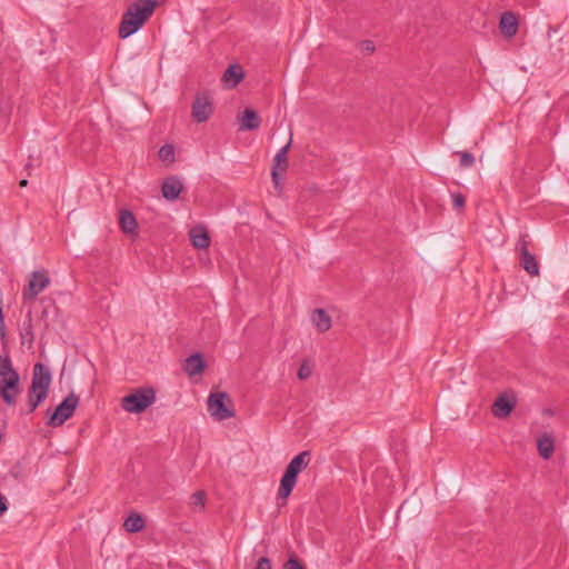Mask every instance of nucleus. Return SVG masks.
Here are the masks:
<instances>
[{
  "label": "nucleus",
  "mask_w": 569,
  "mask_h": 569,
  "mask_svg": "<svg viewBox=\"0 0 569 569\" xmlns=\"http://www.w3.org/2000/svg\"><path fill=\"white\" fill-rule=\"evenodd\" d=\"M158 2L156 0H137L123 12L119 26V37L126 39L136 33L152 16Z\"/></svg>",
  "instance_id": "nucleus-1"
},
{
  "label": "nucleus",
  "mask_w": 569,
  "mask_h": 569,
  "mask_svg": "<svg viewBox=\"0 0 569 569\" xmlns=\"http://www.w3.org/2000/svg\"><path fill=\"white\" fill-rule=\"evenodd\" d=\"M20 377L13 369L9 353L0 356V397L8 406L16 403L20 395Z\"/></svg>",
  "instance_id": "nucleus-2"
},
{
  "label": "nucleus",
  "mask_w": 569,
  "mask_h": 569,
  "mask_svg": "<svg viewBox=\"0 0 569 569\" xmlns=\"http://www.w3.org/2000/svg\"><path fill=\"white\" fill-rule=\"evenodd\" d=\"M156 401L153 388H139L121 399V407L127 412L141 413Z\"/></svg>",
  "instance_id": "nucleus-3"
},
{
  "label": "nucleus",
  "mask_w": 569,
  "mask_h": 569,
  "mask_svg": "<svg viewBox=\"0 0 569 569\" xmlns=\"http://www.w3.org/2000/svg\"><path fill=\"white\" fill-rule=\"evenodd\" d=\"M80 399L73 392H70L53 410L52 413L49 415L47 425L56 428L63 425L68 419H70L77 407L79 406Z\"/></svg>",
  "instance_id": "nucleus-4"
},
{
  "label": "nucleus",
  "mask_w": 569,
  "mask_h": 569,
  "mask_svg": "<svg viewBox=\"0 0 569 569\" xmlns=\"http://www.w3.org/2000/svg\"><path fill=\"white\" fill-rule=\"evenodd\" d=\"M208 411L216 420H227L234 416L232 401L227 392L211 393L208 398Z\"/></svg>",
  "instance_id": "nucleus-5"
},
{
  "label": "nucleus",
  "mask_w": 569,
  "mask_h": 569,
  "mask_svg": "<svg viewBox=\"0 0 569 569\" xmlns=\"http://www.w3.org/2000/svg\"><path fill=\"white\" fill-rule=\"evenodd\" d=\"M51 380L52 377L50 369L43 363L38 362L33 366L32 379L29 389H31L32 393L39 392L48 396Z\"/></svg>",
  "instance_id": "nucleus-6"
},
{
  "label": "nucleus",
  "mask_w": 569,
  "mask_h": 569,
  "mask_svg": "<svg viewBox=\"0 0 569 569\" xmlns=\"http://www.w3.org/2000/svg\"><path fill=\"white\" fill-rule=\"evenodd\" d=\"M50 284V279L46 270L32 271L28 288L22 291L23 301H31Z\"/></svg>",
  "instance_id": "nucleus-7"
},
{
  "label": "nucleus",
  "mask_w": 569,
  "mask_h": 569,
  "mask_svg": "<svg viewBox=\"0 0 569 569\" xmlns=\"http://www.w3.org/2000/svg\"><path fill=\"white\" fill-rule=\"evenodd\" d=\"M213 112V104L208 92H198L192 103V117L201 123L207 121Z\"/></svg>",
  "instance_id": "nucleus-8"
},
{
  "label": "nucleus",
  "mask_w": 569,
  "mask_h": 569,
  "mask_svg": "<svg viewBox=\"0 0 569 569\" xmlns=\"http://www.w3.org/2000/svg\"><path fill=\"white\" fill-rule=\"evenodd\" d=\"M299 473H300V471H298L295 467H292L288 463V466L286 467V470L282 475V478L280 480V486L278 489V498L279 499H282L283 501H286L289 498V496L291 495V492L297 483V478H298Z\"/></svg>",
  "instance_id": "nucleus-9"
},
{
  "label": "nucleus",
  "mask_w": 569,
  "mask_h": 569,
  "mask_svg": "<svg viewBox=\"0 0 569 569\" xmlns=\"http://www.w3.org/2000/svg\"><path fill=\"white\" fill-rule=\"evenodd\" d=\"M516 397L507 393L500 395L492 405V413L497 418L508 417L516 406Z\"/></svg>",
  "instance_id": "nucleus-10"
},
{
  "label": "nucleus",
  "mask_w": 569,
  "mask_h": 569,
  "mask_svg": "<svg viewBox=\"0 0 569 569\" xmlns=\"http://www.w3.org/2000/svg\"><path fill=\"white\" fill-rule=\"evenodd\" d=\"M183 190V184L177 176L166 178L161 184L162 197L166 200L174 201Z\"/></svg>",
  "instance_id": "nucleus-11"
},
{
  "label": "nucleus",
  "mask_w": 569,
  "mask_h": 569,
  "mask_svg": "<svg viewBox=\"0 0 569 569\" xmlns=\"http://www.w3.org/2000/svg\"><path fill=\"white\" fill-rule=\"evenodd\" d=\"M520 263L521 267L531 276L539 274V266L533 254L528 250V242L525 239L520 240Z\"/></svg>",
  "instance_id": "nucleus-12"
},
{
  "label": "nucleus",
  "mask_w": 569,
  "mask_h": 569,
  "mask_svg": "<svg viewBox=\"0 0 569 569\" xmlns=\"http://www.w3.org/2000/svg\"><path fill=\"white\" fill-rule=\"evenodd\" d=\"M518 27H519L518 18L513 12L507 11L501 14L499 28H500L501 33L506 38H512L513 36H516V33L518 31Z\"/></svg>",
  "instance_id": "nucleus-13"
},
{
  "label": "nucleus",
  "mask_w": 569,
  "mask_h": 569,
  "mask_svg": "<svg viewBox=\"0 0 569 569\" xmlns=\"http://www.w3.org/2000/svg\"><path fill=\"white\" fill-rule=\"evenodd\" d=\"M204 367L206 362L203 360L202 355L196 352L186 359L183 370L186 373L192 377L196 375H200L204 370Z\"/></svg>",
  "instance_id": "nucleus-14"
},
{
  "label": "nucleus",
  "mask_w": 569,
  "mask_h": 569,
  "mask_svg": "<svg viewBox=\"0 0 569 569\" xmlns=\"http://www.w3.org/2000/svg\"><path fill=\"white\" fill-rule=\"evenodd\" d=\"M240 128L239 130H257L261 124V119L257 111L253 109H246L242 114L240 116Z\"/></svg>",
  "instance_id": "nucleus-15"
},
{
  "label": "nucleus",
  "mask_w": 569,
  "mask_h": 569,
  "mask_svg": "<svg viewBox=\"0 0 569 569\" xmlns=\"http://www.w3.org/2000/svg\"><path fill=\"white\" fill-rule=\"evenodd\" d=\"M243 78L242 68L239 64H230L222 76V81L227 88H236Z\"/></svg>",
  "instance_id": "nucleus-16"
},
{
  "label": "nucleus",
  "mask_w": 569,
  "mask_h": 569,
  "mask_svg": "<svg viewBox=\"0 0 569 569\" xmlns=\"http://www.w3.org/2000/svg\"><path fill=\"white\" fill-rule=\"evenodd\" d=\"M191 243L197 249H207L210 246V237L203 227H194L189 231Z\"/></svg>",
  "instance_id": "nucleus-17"
},
{
  "label": "nucleus",
  "mask_w": 569,
  "mask_h": 569,
  "mask_svg": "<svg viewBox=\"0 0 569 569\" xmlns=\"http://www.w3.org/2000/svg\"><path fill=\"white\" fill-rule=\"evenodd\" d=\"M119 227L122 232L133 234L137 232L138 223L130 210L122 209L119 214Z\"/></svg>",
  "instance_id": "nucleus-18"
},
{
  "label": "nucleus",
  "mask_w": 569,
  "mask_h": 569,
  "mask_svg": "<svg viewBox=\"0 0 569 569\" xmlns=\"http://www.w3.org/2000/svg\"><path fill=\"white\" fill-rule=\"evenodd\" d=\"M292 143V137H290L288 143L282 147L274 156L272 161L271 170H279L284 172L288 168V151Z\"/></svg>",
  "instance_id": "nucleus-19"
},
{
  "label": "nucleus",
  "mask_w": 569,
  "mask_h": 569,
  "mask_svg": "<svg viewBox=\"0 0 569 569\" xmlns=\"http://www.w3.org/2000/svg\"><path fill=\"white\" fill-rule=\"evenodd\" d=\"M311 319L320 332H327L331 328V318L323 309H316Z\"/></svg>",
  "instance_id": "nucleus-20"
},
{
  "label": "nucleus",
  "mask_w": 569,
  "mask_h": 569,
  "mask_svg": "<svg viewBox=\"0 0 569 569\" xmlns=\"http://www.w3.org/2000/svg\"><path fill=\"white\" fill-rule=\"evenodd\" d=\"M20 340L21 345H28V348H32L34 341V333L32 327V317L29 312L26 320L22 323V328L20 330Z\"/></svg>",
  "instance_id": "nucleus-21"
},
{
  "label": "nucleus",
  "mask_w": 569,
  "mask_h": 569,
  "mask_svg": "<svg viewBox=\"0 0 569 569\" xmlns=\"http://www.w3.org/2000/svg\"><path fill=\"white\" fill-rule=\"evenodd\" d=\"M537 447H538L539 455L543 459H549L555 451V441L551 436L542 435L537 440Z\"/></svg>",
  "instance_id": "nucleus-22"
},
{
  "label": "nucleus",
  "mask_w": 569,
  "mask_h": 569,
  "mask_svg": "<svg viewBox=\"0 0 569 569\" xmlns=\"http://www.w3.org/2000/svg\"><path fill=\"white\" fill-rule=\"evenodd\" d=\"M124 529L128 532H139L144 528V521L138 513H130L123 523Z\"/></svg>",
  "instance_id": "nucleus-23"
},
{
  "label": "nucleus",
  "mask_w": 569,
  "mask_h": 569,
  "mask_svg": "<svg viewBox=\"0 0 569 569\" xmlns=\"http://www.w3.org/2000/svg\"><path fill=\"white\" fill-rule=\"evenodd\" d=\"M47 397L48 396L39 392L32 393L31 389H28V408L22 413H32L47 399Z\"/></svg>",
  "instance_id": "nucleus-24"
},
{
  "label": "nucleus",
  "mask_w": 569,
  "mask_h": 569,
  "mask_svg": "<svg viewBox=\"0 0 569 569\" xmlns=\"http://www.w3.org/2000/svg\"><path fill=\"white\" fill-rule=\"evenodd\" d=\"M311 453L309 451H301L295 456L289 462L290 466L295 467L298 471L306 469L310 462Z\"/></svg>",
  "instance_id": "nucleus-25"
},
{
  "label": "nucleus",
  "mask_w": 569,
  "mask_h": 569,
  "mask_svg": "<svg viewBox=\"0 0 569 569\" xmlns=\"http://www.w3.org/2000/svg\"><path fill=\"white\" fill-rule=\"evenodd\" d=\"M158 156L161 161L172 163L174 161V147L168 143L162 146Z\"/></svg>",
  "instance_id": "nucleus-26"
},
{
  "label": "nucleus",
  "mask_w": 569,
  "mask_h": 569,
  "mask_svg": "<svg viewBox=\"0 0 569 569\" xmlns=\"http://www.w3.org/2000/svg\"><path fill=\"white\" fill-rule=\"evenodd\" d=\"M191 505L203 509L206 506V492L204 491H196L190 497Z\"/></svg>",
  "instance_id": "nucleus-27"
},
{
  "label": "nucleus",
  "mask_w": 569,
  "mask_h": 569,
  "mask_svg": "<svg viewBox=\"0 0 569 569\" xmlns=\"http://www.w3.org/2000/svg\"><path fill=\"white\" fill-rule=\"evenodd\" d=\"M460 154V166L461 167H465V168H469V167H472L475 164V157L468 152V151H463V152H459Z\"/></svg>",
  "instance_id": "nucleus-28"
},
{
  "label": "nucleus",
  "mask_w": 569,
  "mask_h": 569,
  "mask_svg": "<svg viewBox=\"0 0 569 569\" xmlns=\"http://www.w3.org/2000/svg\"><path fill=\"white\" fill-rule=\"evenodd\" d=\"M283 569H306V567L303 566V563L299 561V559L295 555H292L284 562Z\"/></svg>",
  "instance_id": "nucleus-29"
},
{
  "label": "nucleus",
  "mask_w": 569,
  "mask_h": 569,
  "mask_svg": "<svg viewBox=\"0 0 569 569\" xmlns=\"http://www.w3.org/2000/svg\"><path fill=\"white\" fill-rule=\"evenodd\" d=\"M297 376L300 380H306L311 376V368L306 361L300 365Z\"/></svg>",
  "instance_id": "nucleus-30"
},
{
  "label": "nucleus",
  "mask_w": 569,
  "mask_h": 569,
  "mask_svg": "<svg viewBox=\"0 0 569 569\" xmlns=\"http://www.w3.org/2000/svg\"><path fill=\"white\" fill-rule=\"evenodd\" d=\"M452 203L455 209H462L466 204V198L462 193H453L452 194Z\"/></svg>",
  "instance_id": "nucleus-31"
},
{
  "label": "nucleus",
  "mask_w": 569,
  "mask_h": 569,
  "mask_svg": "<svg viewBox=\"0 0 569 569\" xmlns=\"http://www.w3.org/2000/svg\"><path fill=\"white\" fill-rule=\"evenodd\" d=\"M281 171L279 170H271V178H272V182H273V186L276 189L278 190H281L282 189V177H281Z\"/></svg>",
  "instance_id": "nucleus-32"
},
{
  "label": "nucleus",
  "mask_w": 569,
  "mask_h": 569,
  "mask_svg": "<svg viewBox=\"0 0 569 569\" xmlns=\"http://www.w3.org/2000/svg\"><path fill=\"white\" fill-rule=\"evenodd\" d=\"M359 47L363 53H372L376 50L375 43L371 40L361 41Z\"/></svg>",
  "instance_id": "nucleus-33"
},
{
  "label": "nucleus",
  "mask_w": 569,
  "mask_h": 569,
  "mask_svg": "<svg viewBox=\"0 0 569 569\" xmlns=\"http://www.w3.org/2000/svg\"><path fill=\"white\" fill-rule=\"evenodd\" d=\"M254 569H272L271 560L267 557H261Z\"/></svg>",
  "instance_id": "nucleus-34"
},
{
  "label": "nucleus",
  "mask_w": 569,
  "mask_h": 569,
  "mask_svg": "<svg viewBox=\"0 0 569 569\" xmlns=\"http://www.w3.org/2000/svg\"><path fill=\"white\" fill-rule=\"evenodd\" d=\"M6 338H7V331H6L4 318H1L0 319V340H2L4 342Z\"/></svg>",
  "instance_id": "nucleus-35"
},
{
  "label": "nucleus",
  "mask_w": 569,
  "mask_h": 569,
  "mask_svg": "<svg viewBox=\"0 0 569 569\" xmlns=\"http://www.w3.org/2000/svg\"><path fill=\"white\" fill-rule=\"evenodd\" d=\"M27 184H28V180H27V179H22V180H20V182H19V186H20V187H27Z\"/></svg>",
  "instance_id": "nucleus-36"
},
{
  "label": "nucleus",
  "mask_w": 569,
  "mask_h": 569,
  "mask_svg": "<svg viewBox=\"0 0 569 569\" xmlns=\"http://www.w3.org/2000/svg\"><path fill=\"white\" fill-rule=\"evenodd\" d=\"M1 318H4V317H3L2 308L0 307V319Z\"/></svg>",
  "instance_id": "nucleus-37"
}]
</instances>
